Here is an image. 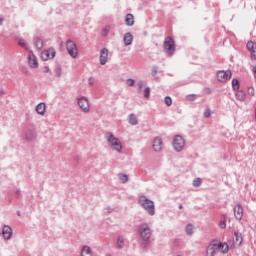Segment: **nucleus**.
I'll return each mask as SVG.
<instances>
[{"instance_id":"obj_1","label":"nucleus","mask_w":256,"mask_h":256,"mask_svg":"<svg viewBox=\"0 0 256 256\" xmlns=\"http://www.w3.org/2000/svg\"><path fill=\"white\" fill-rule=\"evenodd\" d=\"M219 253H225V242L219 239H213L206 247V256H216Z\"/></svg>"},{"instance_id":"obj_2","label":"nucleus","mask_w":256,"mask_h":256,"mask_svg":"<svg viewBox=\"0 0 256 256\" xmlns=\"http://www.w3.org/2000/svg\"><path fill=\"white\" fill-rule=\"evenodd\" d=\"M139 205L144 208L148 215H155V202L147 198V196H140L138 199Z\"/></svg>"},{"instance_id":"obj_3","label":"nucleus","mask_w":256,"mask_h":256,"mask_svg":"<svg viewBox=\"0 0 256 256\" xmlns=\"http://www.w3.org/2000/svg\"><path fill=\"white\" fill-rule=\"evenodd\" d=\"M137 229L140 239H142V241H149V239H151V235H153V232L151 231V227L147 222L140 223L137 226Z\"/></svg>"},{"instance_id":"obj_4","label":"nucleus","mask_w":256,"mask_h":256,"mask_svg":"<svg viewBox=\"0 0 256 256\" xmlns=\"http://www.w3.org/2000/svg\"><path fill=\"white\" fill-rule=\"evenodd\" d=\"M105 137L108 145H110L114 151L121 153L123 145L119 142V138H116L111 132L106 133Z\"/></svg>"},{"instance_id":"obj_5","label":"nucleus","mask_w":256,"mask_h":256,"mask_svg":"<svg viewBox=\"0 0 256 256\" xmlns=\"http://www.w3.org/2000/svg\"><path fill=\"white\" fill-rule=\"evenodd\" d=\"M241 243H243V235L240 232H234L232 244L231 242L225 243V253H229V249H235V245L240 247Z\"/></svg>"},{"instance_id":"obj_6","label":"nucleus","mask_w":256,"mask_h":256,"mask_svg":"<svg viewBox=\"0 0 256 256\" xmlns=\"http://www.w3.org/2000/svg\"><path fill=\"white\" fill-rule=\"evenodd\" d=\"M163 47L165 49V53L169 55V57H173L175 55V40L171 37H166Z\"/></svg>"},{"instance_id":"obj_7","label":"nucleus","mask_w":256,"mask_h":256,"mask_svg":"<svg viewBox=\"0 0 256 256\" xmlns=\"http://www.w3.org/2000/svg\"><path fill=\"white\" fill-rule=\"evenodd\" d=\"M66 50L68 55L72 57V59H77V55H79L77 44L73 42V40H67L66 41Z\"/></svg>"},{"instance_id":"obj_8","label":"nucleus","mask_w":256,"mask_h":256,"mask_svg":"<svg viewBox=\"0 0 256 256\" xmlns=\"http://www.w3.org/2000/svg\"><path fill=\"white\" fill-rule=\"evenodd\" d=\"M172 145L177 153H181V151H183V148L185 147V139L181 135H176L173 139Z\"/></svg>"},{"instance_id":"obj_9","label":"nucleus","mask_w":256,"mask_h":256,"mask_svg":"<svg viewBox=\"0 0 256 256\" xmlns=\"http://www.w3.org/2000/svg\"><path fill=\"white\" fill-rule=\"evenodd\" d=\"M28 65L32 69H37V67H39V61L37 60V56H35V53H33V50H29V53H28Z\"/></svg>"},{"instance_id":"obj_10","label":"nucleus","mask_w":256,"mask_h":256,"mask_svg":"<svg viewBox=\"0 0 256 256\" xmlns=\"http://www.w3.org/2000/svg\"><path fill=\"white\" fill-rule=\"evenodd\" d=\"M78 106L84 113H89V110H90L89 100L85 96L78 98Z\"/></svg>"},{"instance_id":"obj_11","label":"nucleus","mask_w":256,"mask_h":256,"mask_svg":"<svg viewBox=\"0 0 256 256\" xmlns=\"http://www.w3.org/2000/svg\"><path fill=\"white\" fill-rule=\"evenodd\" d=\"M57 52L53 48H49L48 50H44L41 53L42 61H49V59H55V55Z\"/></svg>"},{"instance_id":"obj_12","label":"nucleus","mask_w":256,"mask_h":256,"mask_svg":"<svg viewBox=\"0 0 256 256\" xmlns=\"http://www.w3.org/2000/svg\"><path fill=\"white\" fill-rule=\"evenodd\" d=\"M2 237H4L6 241H9L13 237V229H11L9 225L2 227Z\"/></svg>"},{"instance_id":"obj_13","label":"nucleus","mask_w":256,"mask_h":256,"mask_svg":"<svg viewBox=\"0 0 256 256\" xmlns=\"http://www.w3.org/2000/svg\"><path fill=\"white\" fill-rule=\"evenodd\" d=\"M108 57H109V49L103 48L100 51V58H99L100 65H106Z\"/></svg>"},{"instance_id":"obj_14","label":"nucleus","mask_w":256,"mask_h":256,"mask_svg":"<svg viewBox=\"0 0 256 256\" xmlns=\"http://www.w3.org/2000/svg\"><path fill=\"white\" fill-rule=\"evenodd\" d=\"M234 216L237 221H241V219H243V206L241 204H237L234 207Z\"/></svg>"},{"instance_id":"obj_15","label":"nucleus","mask_w":256,"mask_h":256,"mask_svg":"<svg viewBox=\"0 0 256 256\" xmlns=\"http://www.w3.org/2000/svg\"><path fill=\"white\" fill-rule=\"evenodd\" d=\"M246 47L250 52L251 59H256V43H254L253 41H248Z\"/></svg>"},{"instance_id":"obj_16","label":"nucleus","mask_w":256,"mask_h":256,"mask_svg":"<svg viewBox=\"0 0 256 256\" xmlns=\"http://www.w3.org/2000/svg\"><path fill=\"white\" fill-rule=\"evenodd\" d=\"M153 149L156 153H159L163 149V140L160 137H156L153 141Z\"/></svg>"},{"instance_id":"obj_17","label":"nucleus","mask_w":256,"mask_h":256,"mask_svg":"<svg viewBox=\"0 0 256 256\" xmlns=\"http://www.w3.org/2000/svg\"><path fill=\"white\" fill-rule=\"evenodd\" d=\"M125 24L128 27H133V25H135V17L133 16V14L129 13V14L126 15Z\"/></svg>"},{"instance_id":"obj_18","label":"nucleus","mask_w":256,"mask_h":256,"mask_svg":"<svg viewBox=\"0 0 256 256\" xmlns=\"http://www.w3.org/2000/svg\"><path fill=\"white\" fill-rule=\"evenodd\" d=\"M124 44L126 47H129V45L133 44V34H131V32H127L124 35Z\"/></svg>"},{"instance_id":"obj_19","label":"nucleus","mask_w":256,"mask_h":256,"mask_svg":"<svg viewBox=\"0 0 256 256\" xmlns=\"http://www.w3.org/2000/svg\"><path fill=\"white\" fill-rule=\"evenodd\" d=\"M45 103L40 102L37 106H36V112L38 113V115H45Z\"/></svg>"},{"instance_id":"obj_20","label":"nucleus","mask_w":256,"mask_h":256,"mask_svg":"<svg viewBox=\"0 0 256 256\" xmlns=\"http://www.w3.org/2000/svg\"><path fill=\"white\" fill-rule=\"evenodd\" d=\"M217 81L225 83V70H219L216 74Z\"/></svg>"},{"instance_id":"obj_21","label":"nucleus","mask_w":256,"mask_h":256,"mask_svg":"<svg viewBox=\"0 0 256 256\" xmlns=\"http://www.w3.org/2000/svg\"><path fill=\"white\" fill-rule=\"evenodd\" d=\"M81 256H93V253L91 252V247L83 246L81 250Z\"/></svg>"},{"instance_id":"obj_22","label":"nucleus","mask_w":256,"mask_h":256,"mask_svg":"<svg viewBox=\"0 0 256 256\" xmlns=\"http://www.w3.org/2000/svg\"><path fill=\"white\" fill-rule=\"evenodd\" d=\"M235 97L237 101H245L246 94L243 90H239L238 92H236Z\"/></svg>"},{"instance_id":"obj_23","label":"nucleus","mask_w":256,"mask_h":256,"mask_svg":"<svg viewBox=\"0 0 256 256\" xmlns=\"http://www.w3.org/2000/svg\"><path fill=\"white\" fill-rule=\"evenodd\" d=\"M18 45H19L20 47H22L23 49H25L26 51H29V45L27 44V42L25 41V39L19 38V39H18Z\"/></svg>"},{"instance_id":"obj_24","label":"nucleus","mask_w":256,"mask_h":256,"mask_svg":"<svg viewBox=\"0 0 256 256\" xmlns=\"http://www.w3.org/2000/svg\"><path fill=\"white\" fill-rule=\"evenodd\" d=\"M129 123L130 125H139V120L137 119V116H135V114L129 115Z\"/></svg>"},{"instance_id":"obj_25","label":"nucleus","mask_w":256,"mask_h":256,"mask_svg":"<svg viewBox=\"0 0 256 256\" xmlns=\"http://www.w3.org/2000/svg\"><path fill=\"white\" fill-rule=\"evenodd\" d=\"M118 179L121 183L125 184L129 181V176L127 174L119 173Z\"/></svg>"},{"instance_id":"obj_26","label":"nucleus","mask_w":256,"mask_h":256,"mask_svg":"<svg viewBox=\"0 0 256 256\" xmlns=\"http://www.w3.org/2000/svg\"><path fill=\"white\" fill-rule=\"evenodd\" d=\"M26 141H33L35 139V132L33 130H29L25 135Z\"/></svg>"},{"instance_id":"obj_27","label":"nucleus","mask_w":256,"mask_h":256,"mask_svg":"<svg viewBox=\"0 0 256 256\" xmlns=\"http://www.w3.org/2000/svg\"><path fill=\"white\" fill-rule=\"evenodd\" d=\"M34 45L38 51H41V49H43V40L41 38H37Z\"/></svg>"},{"instance_id":"obj_28","label":"nucleus","mask_w":256,"mask_h":256,"mask_svg":"<svg viewBox=\"0 0 256 256\" xmlns=\"http://www.w3.org/2000/svg\"><path fill=\"white\" fill-rule=\"evenodd\" d=\"M239 87H240L239 80L237 78L232 79V89L234 91H239Z\"/></svg>"},{"instance_id":"obj_29","label":"nucleus","mask_w":256,"mask_h":256,"mask_svg":"<svg viewBox=\"0 0 256 256\" xmlns=\"http://www.w3.org/2000/svg\"><path fill=\"white\" fill-rule=\"evenodd\" d=\"M123 247H125L123 237L119 236L118 239H117V248L118 249H123Z\"/></svg>"},{"instance_id":"obj_30","label":"nucleus","mask_w":256,"mask_h":256,"mask_svg":"<svg viewBox=\"0 0 256 256\" xmlns=\"http://www.w3.org/2000/svg\"><path fill=\"white\" fill-rule=\"evenodd\" d=\"M202 183H203V180H201V178H195L193 180L192 185L193 187H201Z\"/></svg>"},{"instance_id":"obj_31","label":"nucleus","mask_w":256,"mask_h":256,"mask_svg":"<svg viewBox=\"0 0 256 256\" xmlns=\"http://www.w3.org/2000/svg\"><path fill=\"white\" fill-rule=\"evenodd\" d=\"M164 103L167 105V107H171L173 105V100L171 99V96H166L164 98Z\"/></svg>"},{"instance_id":"obj_32","label":"nucleus","mask_w":256,"mask_h":256,"mask_svg":"<svg viewBox=\"0 0 256 256\" xmlns=\"http://www.w3.org/2000/svg\"><path fill=\"white\" fill-rule=\"evenodd\" d=\"M144 97H145V99H149V97H151V88L150 87H146L144 89Z\"/></svg>"},{"instance_id":"obj_33","label":"nucleus","mask_w":256,"mask_h":256,"mask_svg":"<svg viewBox=\"0 0 256 256\" xmlns=\"http://www.w3.org/2000/svg\"><path fill=\"white\" fill-rule=\"evenodd\" d=\"M185 231H186L187 235H192L193 234V225L188 224L185 228Z\"/></svg>"},{"instance_id":"obj_34","label":"nucleus","mask_w":256,"mask_h":256,"mask_svg":"<svg viewBox=\"0 0 256 256\" xmlns=\"http://www.w3.org/2000/svg\"><path fill=\"white\" fill-rule=\"evenodd\" d=\"M54 73H55L56 77H61V75L63 74V70L61 69V67H57L54 70Z\"/></svg>"},{"instance_id":"obj_35","label":"nucleus","mask_w":256,"mask_h":256,"mask_svg":"<svg viewBox=\"0 0 256 256\" xmlns=\"http://www.w3.org/2000/svg\"><path fill=\"white\" fill-rule=\"evenodd\" d=\"M126 84L128 85V87H133L135 85V79L133 78L127 79Z\"/></svg>"},{"instance_id":"obj_36","label":"nucleus","mask_w":256,"mask_h":256,"mask_svg":"<svg viewBox=\"0 0 256 256\" xmlns=\"http://www.w3.org/2000/svg\"><path fill=\"white\" fill-rule=\"evenodd\" d=\"M158 71H159V67L158 66H152V76L153 77H156Z\"/></svg>"},{"instance_id":"obj_37","label":"nucleus","mask_w":256,"mask_h":256,"mask_svg":"<svg viewBox=\"0 0 256 256\" xmlns=\"http://www.w3.org/2000/svg\"><path fill=\"white\" fill-rule=\"evenodd\" d=\"M143 87H145V81L140 80V81L138 82V91H142V90H143Z\"/></svg>"},{"instance_id":"obj_38","label":"nucleus","mask_w":256,"mask_h":256,"mask_svg":"<svg viewBox=\"0 0 256 256\" xmlns=\"http://www.w3.org/2000/svg\"><path fill=\"white\" fill-rule=\"evenodd\" d=\"M204 117H205L206 119H209V117H211V109H209V108L205 109V111H204Z\"/></svg>"},{"instance_id":"obj_39","label":"nucleus","mask_w":256,"mask_h":256,"mask_svg":"<svg viewBox=\"0 0 256 256\" xmlns=\"http://www.w3.org/2000/svg\"><path fill=\"white\" fill-rule=\"evenodd\" d=\"M186 99L188 101H195L196 95L195 94H189V95L186 96Z\"/></svg>"},{"instance_id":"obj_40","label":"nucleus","mask_w":256,"mask_h":256,"mask_svg":"<svg viewBox=\"0 0 256 256\" xmlns=\"http://www.w3.org/2000/svg\"><path fill=\"white\" fill-rule=\"evenodd\" d=\"M219 225L221 229H225V215L222 216V219Z\"/></svg>"},{"instance_id":"obj_41","label":"nucleus","mask_w":256,"mask_h":256,"mask_svg":"<svg viewBox=\"0 0 256 256\" xmlns=\"http://www.w3.org/2000/svg\"><path fill=\"white\" fill-rule=\"evenodd\" d=\"M231 77H232L231 70L225 71V79H226V81H227V79H231Z\"/></svg>"},{"instance_id":"obj_42","label":"nucleus","mask_w":256,"mask_h":256,"mask_svg":"<svg viewBox=\"0 0 256 256\" xmlns=\"http://www.w3.org/2000/svg\"><path fill=\"white\" fill-rule=\"evenodd\" d=\"M15 197H16V199H19V197H21V190L20 189L16 190Z\"/></svg>"},{"instance_id":"obj_43","label":"nucleus","mask_w":256,"mask_h":256,"mask_svg":"<svg viewBox=\"0 0 256 256\" xmlns=\"http://www.w3.org/2000/svg\"><path fill=\"white\" fill-rule=\"evenodd\" d=\"M109 26H107V27H105L104 28V36L106 37V35H108L109 34Z\"/></svg>"},{"instance_id":"obj_44","label":"nucleus","mask_w":256,"mask_h":256,"mask_svg":"<svg viewBox=\"0 0 256 256\" xmlns=\"http://www.w3.org/2000/svg\"><path fill=\"white\" fill-rule=\"evenodd\" d=\"M44 73H51V69L49 68V66L44 67Z\"/></svg>"},{"instance_id":"obj_45","label":"nucleus","mask_w":256,"mask_h":256,"mask_svg":"<svg viewBox=\"0 0 256 256\" xmlns=\"http://www.w3.org/2000/svg\"><path fill=\"white\" fill-rule=\"evenodd\" d=\"M252 73L254 75V79H256V66L252 68Z\"/></svg>"},{"instance_id":"obj_46","label":"nucleus","mask_w":256,"mask_h":256,"mask_svg":"<svg viewBox=\"0 0 256 256\" xmlns=\"http://www.w3.org/2000/svg\"><path fill=\"white\" fill-rule=\"evenodd\" d=\"M93 77H90L89 79H88V85H93Z\"/></svg>"},{"instance_id":"obj_47","label":"nucleus","mask_w":256,"mask_h":256,"mask_svg":"<svg viewBox=\"0 0 256 256\" xmlns=\"http://www.w3.org/2000/svg\"><path fill=\"white\" fill-rule=\"evenodd\" d=\"M249 94L250 95H255V90H253V88H251V90H249Z\"/></svg>"},{"instance_id":"obj_48","label":"nucleus","mask_w":256,"mask_h":256,"mask_svg":"<svg viewBox=\"0 0 256 256\" xmlns=\"http://www.w3.org/2000/svg\"><path fill=\"white\" fill-rule=\"evenodd\" d=\"M3 21H4L3 17L0 16V26L3 25Z\"/></svg>"},{"instance_id":"obj_49","label":"nucleus","mask_w":256,"mask_h":256,"mask_svg":"<svg viewBox=\"0 0 256 256\" xmlns=\"http://www.w3.org/2000/svg\"><path fill=\"white\" fill-rule=\"evenodd\" d=\"M8 201H9V203H11L13 201V198L11 197V195H9Z\"/></svg>"},{"instance_id":"obj_50","label":"nucleus","mask_w":256,"mask_h":256,"mask_svg":"<svg viewBox=\"0 0 256 256\" xmlns=\"http://www.w3.org/2000/svg\"><path fill=\"white\" fill-rule=\"evenodd\" d=\"M207 93H211V89L210 88H206Z\"/></svg>"},{"instance_id":"obj_51","label":"nucleus","mask_w":256,"mask_h":256,"mask_svg":"<svg viewBox=\"0 0 256 256\" xmlns=\"http://www.w3.org/2000/svg\"><path fill=\"white\" fill-rule=\"evenodd\" d=\"M3 95H4V92L1 91V92H0V97H3Z\"/></svg>"},{"instance_id":"obj_52","label":"nucleus","mask_w":256,"mask_h":256,"mask_svg":"<svg viewBox=\"0 0 256 256\" xmlns=\"http://www.w3.org/2000/svg\"><path fill=\"white\" fill-rule=\"evenodd\" d=\"M179 209H183V204H180V205H179Z\"/></svg>"},{"instance_id":"obj_53","label":"nucleus","mask_w":256,"mask_h":256,"mask_svg":"<svg viewBox=\"0 0 256 256\" xmlns=\"http://www.w3.org/2000/svg\"><path fill=\"white\" fill-rule=\"evenodd\" d=\"M108 212L111 213V207H108Z\"/></svg>"},{"instance_id":"obj_54","label":"nucleus","mask_w":256,"mask_h":256,"mask_svg":"<svg viewBox=\"0 0 256 256\" xmlns=\"http://www.w3.org/2000/svg\"><path fill=\"white\" fill-rule=\"evenodd\" d=\"M17 215H18V216H20V215H21V212H20V211H18V212H17Z\"/></svg>"}]
</instances>
